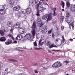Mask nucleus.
Here are the masks:
<instances>
[{
	"instance_id": "f257e3e1",
	"label": "nucleus",
	"mask_w": 75,
	"mask_h": 75,
	"mask_svg": "<svg viewBox=\"0 0 75 75\" xmlns=\"http://www.w3.org/2000/svg\"><path fill=\"white\" fill-rule=\"evenodd\" d=\"M35 7L36 9L37 16H40V13H42V11H44V10L46 9V8L42 7L41 6H39V4H37L36 5Z\"/></svg>"
},
{
	"instance_id": "f03ea898",
	"label": "nucleus",
	"mask_w": 75,
	"mask_h": 75,
	"mask_svg": "<svg viewBox=\"0 0 75 75\" xmlns=\"http://www.w3.org/2000/svg\"><path fill=\"white\" fill-rule=\"evenodd\" d=\"M21 24V23L19 22L17 23H16V24L14 25L13 27H15L17 28L18 29V31L21 34H23L25 32L24 30H23V29L20 28V25Z\"/></svg>"
},
{
	"instance_id": "7ed1b4c3",
	"label": "nucleus",
	"mask_w": 75,
	"mask_h": 75,
	"mask_svg": "<svg viewBox=\"0 0 75 75\" xmlns=\"http://www.w3.org/2000/svg\"><path fill=\"white\" fill-rule=\"evenodd\" d=\"M62 66V63L59 61H57L54 63L52 65V67L53 68H59Z\"/></svg>"
},
{
	"instance_id": "20e7f679",
	"label": "nucleus",
	"mask_w": 75,
	"mask_h": 75,
	"mask_svg": "<svg viewBox=\"0 0 75 75\" xmlns=\"http://www.w3.org/2000/svg\"><path fill=\"white\" fill-rule=\"evenodd\" d=\"M47 28L48 27L46 25L42 26L40 29L41 33H42V34H45V33L47 32Z\"/></svg>"
},
{
	"instance_id": "39448f33",
	"label": "nucleus",
	"mask_w": 75,
	"mask_h": 75,
	"mask_svg": "<svg viewBox=\"0 0 75 75\" xmlns=\"http://www.w3.org/2000/svg\"><path fill=\"white\" fill-rule=\"evenodd\" d=\"M37 21V24L38 27H41L43 25H44V24L42 23V22H41V18H38Z\"/></svg>"
},
{
	"instance_id": "423d86ee",
	"label": "nucleus",
	"mask_w": 75,
	"mask_h": 75,
	"mask_svg": "<svg viewBox=\"0 0 75 75\" xmlns=\"http://www.w3.org/2000/svg\"><path fill=\"white\" fill-rule=\"evenodd\" d=\"M23 38V37L22 36V35L19 34L18 35L17 37L16 38V39L17 40L20 41V40H22Z\"/></svg>"
},
{
	"instance_id": "0eeeda50",
	"label": "nucleus",
	"mask_w": 75,
	"mask_h": 75,
	"mask_svg": "<svg viewBox=\"0 0 75 75\" xmlns=\"http://www.w3.org/2000/svg\"><path fill=\"white\" fill-rule=\"evenodd\" d=\"M25 37L27 40H31V35L30 33L26 34Z\"/></svg>"
},
{
	"instance_id": "6e6552de",
	"label": "nucleus",
	"mask_w": 75,
	"mask_h": 75,
	"mask_svg": "<svg viewBox=\"0 0 75 75\" xmlns=\"http://www.w3.org/2000/svg\"><path fill=\"white\" fill-rule=\"evenodd\" d=\"M52 14L51 13H49L47 20V22H48L49 20H51L52 19Z\"/></svg>"
},
{
	"instance_id": "1a4fd4ad",
	"label": "nucleus",
	"mask_w": 75,
	"mask_h": 75,
	"mask_svg": "<svg viewBox=\"0 0 75 75\" xmlns=\"http://www.w3.org/2000/svg\"><path fill=\"white\" fill-rule=\"evenodd\" d=\"M70 10L71 11L74 12L75 11V4L72 5L70 6Z\"/></svg>"
},
{
	"instance_id": "9d476101",
	"label": "nucleus",
	"mask_w": 75,
	"mask_h": 75,
	"mask_svg": "<svg viewBox=\"0 0 75 75\" xmlns=\"http://www.w3.org/2000/svg\"><path fill=\"white\" fill-rule=\"evenodd\" d=\"M13 9L15 11H19V10H20V6L18 5L14 7Z\"/></svg>"
},
{
	"instance_id": "9b49d317",
	"label": "nucleus",
	"mask_w": 75,
	"mask_h": 75,
	"mask_svg": "<svg viewBox=\"0 0 75 75\" xmlns=\"http://www.w3.org/2000/svg\"><path fill=\"white\" fill-rule=\"evenodd\" d=\"M26 12L28 14H30L31 13V9L30 8H28L26 10Z\"/></svg>"
},
{
	"instance_id": "f8f14e48",
	"label": "nucleus",
	"mask_w": 75,
	"mask_h": 75,
	"mask_svg": "<svg viewBox=\"0 0 75 75\" xmlns=\"http://www.w3.org/2000/svg\"><path fill=\"white\" fill-rule=\"evenodd\" d=\"M4 10L0 9V14L1 15H4L6 13V12Z\"/></svg>"
},
{
	"instance_id": "ddd939ff",
	"label": "nucleus",
	"mask_w": 75,
	"mask_h": 75,
	"mask_svg": "<svg viewBox=\"0 0 75 75\" xmlns=\"http://www.w3.org/2000/svg\"><path fill=\"white\" fill-rule=\"evenodd\" d=\"M32 35L33 36V38H34V37H35V29H33L32 31Z\"/></svg>"
},
{
	"instance_id": "4468645a",
	"label": "nucleus",
	"mask_w": 75,
	"mask_h": 75,
	"mask_svg": "<svg viewBox=\"0 0 75 75\" xmlns=\"http://www.w3.org/2000/svg\"><path fill=\"white\" fill-rule=\"evenodd\" d=\"M4 32H6V30L4 29L3 31V30H0V34L1 36H3L4 35Z\"/></svg>"
},
{
	"instance_id": "2eb2a0df",
	"label": "nucleus",
	"mask_w": 75,
	"mask_h": 75,
	"mask_svg": "<svg viewBox=\"0 0 75 75\" xmlns=\"http://www.w3.org/2000/svg\"><path fill=\"white\" fill-rule=\"evenodd\" d=\"M13 42V41L12 40H8L6 42H5V44L6 45H9L11 44H12Z\"/></svg>"
},
{
	"instance_id": "dca6fc26",
	"label": "nucleus",
	"mask_w": 75,
	"mask_h": 75,
	"mask_svg": "<svg viewBox=\"0 0 75 75\" xmlns=\"http://www.w3.org/2000/svg\"><path fill=\"white\" fill-rule=\"evenodd\" d=\"M6 40V39L4 37H1L0 38V41L2 42H4Z\"/></svg>"
},
{
	"instance_id": "f3484780",
	"label": "nucleus",
	"mask_w": 75,
	"mask_h": 75,
	"mask_svg": "<svg viewBox=\"0 0 75 75\" xmlns=\"http://www.w3.org/2000/svg\"><path fill=\"white\" fill-rule=\"evenodd\" d=\"M8 8V6L6 5H3L2 7V10H7Z\"/></svg>"
},
{
	"instance_id": "a211bd4d",
	"label": "nucleus",
	"mask_w": 75,
	"mask_h": 75,
	"mask_svg": "<svg viewBox=\"0 0 75 75\" xmlns=\"http://www.w3.org/2000/svg\"><path fill=\"white\" fill-rule=\"evenodd\" d=\"M62 40H61V43H64L65 42V43H66L67 42V40L65 39L64 36H62Z\"/></svg>"
},
{
	"instance_id": "6ab92c4d",
	"label": "nucleus",
	"mask_w": 75,
	"mask_h": 75,
	"mask_svg": "<svg viewBox=\"0 0 75 75\" xmlns=\"http://www.w3.org/2000/svg\"><path fill=\"white\" fill-rule=\"evenodd\" d=\"M13 25V22L10 21H9L8 23V25L9 27H11Z\"/></svg>"
},
{
	"instance_id": "aec40b11",
	"label": "nucleus",
	"mask_w": 75,
	"mask_h": 75,
	"mask_svg": "<svg viewBox=\"0 0 75 75\" xmlns=\"http://www.w3.org/2000/svg\"><path fill=\"white\" fill-rule=\"evenodd\" d=\"M31 28L33 29H35V28H36V24L35 22L33 23Z\"/></svg>"
},
{
	"instance_id": "412c9836",
	"label": "nucleus",
	"mask_w": 75,
	"mask_h": 75,
	"mask_svg": "<svg viewBox=\"0 0 75 75\" xmlns=\"http://www.w3.org/2000/svg\"><path fill=\"white\" fill-rule=\"evenodd\" d=\"M51 44V42L49 41H47V42L46 43V45L48 47H50V45Z\"/></svg>"
},
{
	"instance_id": "4be33fe9",
	"label": "nucleus",
	"mask_w": 75,
	"mask_h": 75,
	"mask_svg": "<svg viewBox=\"0 0 75 75\" xmlns=\"http://www.w3.org/2000/svg\"><path fill=\"white\" fill-rule=\"evenodd\" d=\"M15 1L14 0H11L9 1V3L11 5H14V4Z\"/></svg>"
},
{
	"instance_id": "5701e85b",
	"label": "nucleus",
	"mask_w": 75,
	"mask_h": 75,
	"mask_svg": "<svg viewBox=\"0 0 75 75\" xmlns=\"http://www.w3.org/2000/svg\"><path fill=\"white\" fill-rule=\"evenodd\" d=\"M70 3H69V2L67 1L66 2V6L67 7V8H69V7H70Z\"/></svg>"
},
{
	"instance_id": "b1692460",
	"label": "nucleus",
	"mask_w": 75,
	"mask_h": 75,
	"mask_svg": "<svg viewBox=\"0 0 75 75\" xmlns=\"http://www.w3.org/2000/svg\"><path fill=\"white\" fill-rule=\"evenodd\" d=\"M61 5L63 7V8H64V7L65 6V3L63 1H61Z\"/></svg>"
},
{
	"instance_id": "393cba45",
	"label": "nucleus",
	"mask_w": 75,
	"mask_h": 75,
	"mask_svg": "<svg viewBox=\"0 0 75 75\" xmlns=\"http://www.w3.org/2000/svg\"><path fill=\"white\" fill-rule=\"evenodd\" d=\"M47 15H45L42 16V20H46L47 18Z\"/></svg>"
},
{
	"instance_id": "a878e982",
	"label": "nucleus",
	"mask_w": 75,
	"mask_h": 75,
	"mask_svg": "<svg viewBox=\"0 0 75 75\" xmlns=\"http://www.w3.org/2000/svg\"><path fill=\"white\" fill-rule=\"evenodd\" d=\"M8 60V61H13V62H18V61H17V60L13 59H9Z\"/></svg>"
},
{
	"instance_id": "bb28decb",
	"label": "nucleus",
	"mask_w": 75,
	"mask_h": 75,
	"mask_svg": "<svg viewBox=\"0 0 75 75\" xmlns=\"http://www.w3.org/2000/svg\"><path fill=\"white\" fill-rule=\"evenodd\" d=\"M33 45L35 46V47H37L38 46L37 45V42L36 41H35L34 42H33Z\"/></svg>"
},
{
	"instance_id": "cd10ccee",
	"label": "nucleus",
	"mask_w": 75,
	"mask_h": 75,
	"mask_svg": "<svg viewBox=\"0 0 75 75\" xmlns=\"http://www.w3.org/2000/svg\"><path fill=\"white\" fill-rule=\"evenodd\" d=\"M8 37H11V38H12L13 40H14V38H13V37L12 36V35H11L10 34H8Z\"/></svg>"
},
{
	"instance_id": "c85d7f7f",
	"label": "nucleus",
	"mask_w": 75,
	"mask_h": 75,
	"mask_svg": "<svg viewBox=\"0 0 75 75\" xmlns=\"http://www.w3.org/2000/svg\"><path fill=\"white\" fill-rule=\"evenodd\" d=\"M70 13H69V12H67L66 13V17H69V16H70Z\"/></svg>"
},
{
	"instance_id": "c756f323",
	"label": "nucleus",
	"mask_w": 75,
	"mask_h": 75,
	"mask_svg": "<svg viewBox=\"0 0 75 75\" xmlns=\"http://www.w3.org/2000/svg\"><path fill=\"white\" fill-rule=\"evenodd\" d=\"M22 14H26V10H23L22 11Z\"/></svg>"
},
{
	"instance_id": "7c9ffc66",
	"label": "nucleus",
	"mask_w": 75,
	"mask_h": 75,
	"mask_svg": "<svg viewBox=\"0 0 75 75\" xmlns=\"http://www.w3.org/2000/svg\"><path fill=\"white\" fill-rule=\"evenodd\" d=\"M54 11V12H53L54 13H53L54 16H57V13L55 12V11Z\"/></svg>"
},
{
	"instance_id": "2f4dec72",
	"label": "nucleus",
	"mask_w": 75,
	"mask_h": 75,
	"mask_svg": "<svg viewBox=\"0 0 75 75\" xmlns=\"http://www.w3.org/2000/svg\"><path fill=\"white\" fill-rule=\"evenodd\" d=\"M71 25L72 27V28L73 30H74V25L73 23H72L71 24Z\"/></svg>"
},
{
	"instance_id": "473e14b6",
	"label": "nucleus",
	"mask_w": 75,
	"mask_h": 75,
	"mask_svg": "<svg viewBox=\"0 0 75 75\" xmlns=\"http://www.w3.org/2000/svg\"><path fill=\"white\" fill-rule=\"evenodd\" d=\"M64 28V26L62 25L61 26V31H63Z\"/></svg>"
},
{
	"instance_id": "72a5a7b5",
	"label": "nucleus",
	"mask_w": 75,
	"mask_h": 75,
	"mask_svg": "<svg viewBox=\"0 0 75 75\" xmlns=\"http://www.w3.org/2000/svg\"><path fill=\"white\" fill-rule=\"evenodd\" d=\"M67 23H68V24L69 25V28H70V29H71V24L72 23H70V22H67Z\"/></svg>"
},
{
	"instance_id": "f704fd0d",
	"label": "nucleus",
	"mask_w": 75,
	"mask_h": 75,
	"mask_svg": "<svg viewBox=\"0 0 75 75\" xmlns=\"http://www.w3.org/2000/svg\"><path fill=\"white\" fill-rule=\"evenodd\" d=\"M59 40V38H57L55 40V42L56 43L57 42H58V41Z\"/></svg>"
},
{
	"instance_id": "c9c22d12",
	"label": "nucleus",
	"mask_w": 75,
	"mask_h": 75,
	"mask_svg": "<svg viewBox=\"0 0 75 75\" xmlns=\"http://www.w3.org/2000/svg\"><path fill=\"white\" fill-rule=\"evenodd\" d=\"M17 16H18V17H21V14L20 13H18L17 14Z\"/></svg>"
},
{
	"instance_id": "e433bc0d",
	"label": "nucleus",
	"mask_w": 75,
	"mask_h": 75,
	"mask_svg": "<svg viewBox=\"0 0 75 75\" xmlns=\"http://www.w3.org/2000/svg\"><path fill=\"white\" fill-rule=\"evenodd\" d=\"M49 47V48H53V47H54V44H52L51 45V46H50Z\"/></svg>"
},
{
	"instance_id": "4c0bfd02",
	"label": "nucleus",
	"mask_w": 75,
	"mask_h": 75,
	"mask_svg": "<svg viewBox=\"0 0 75 75\" xmlns=\"http://www.w3.org/2000/svg\"><path fill=\"white\" fill-rule=\"evenodd\" d=\"M64 62H65V63H66V65H67L68 64H69V62L68 61L66 60V61H65Z\"/></svg>"
},
{
	"instance_id": "58836bf2",
	"label": "nucleus",
	"mask_w": 75,
	"mask_h": 75,
	"mask_svg": "<svg viewBox=\"0 0 75 75\" xmlns=\"http://www.w3.org/2000/svg\"><path fill=\"white\" fill-rule=\"evenodd\" d=\"M52 32V29H51L50 30L48 31L47 32L48 34H51Z\"/></svg>"
},
{
	"instance_id": "ea45409f",
	"label": "nucleus",
	"mask_w": 75,
	"mask_h": 75,
	"mask_svg": "<svg viewBox=\"0 0 75 75\" xmlns=\"http://www.w3.org/2000/svg\"><path fill=\"white\" fill-rule=\"evenodd\" d=\"M60 18L62 20V21H63V19L64 18V16H61Z\"/></svg>"
},
{
	"instance_id": "a19ab883",
	"label": "nucleus",
	"mask_w": 75,
	"mask_h": 75,
	"mask_svg": "<svg viewBox=\"0 0 75 75\" xmlns=\"http://www.w3.org/2000/svg\"><path fill=\"white\" fill-rule=\"evenodd\" d=\"M52 51H61V50H52Z\"/></svg>"
},
{
	"instance_id": "79ce46f5",
	"label": "nucleus",
	"mask_w": 75,
	"mask_h": 75,
	"mask_svg": "<svg viewBox=\"0 0 75 75\" xmlns=\"http://www.w3.org/2000/svg\"><path fill=\"white\" fill-rule=\"evenodd\" d=\"M43 4H44V5H45V6H46V5H47V6H49L48 4H47V3H44L43 2Z\"/></svg>"
},
{
	"instance_id": "37998d69",
	"label": "nucleus",
	"mask_w": 75,
	"mask_h": 75,
	"mask_svg": "<svg viewBox=\"0 0 75 75\" xmlns=\"http://www.w3.org/2000/svg\"><path fill=\"white\" fill-rule=\"evenodd\" d=\"M42 3L40 1L39 2V5H40V6H41V5H42Z\"/></svg>"
},
{
	"instance_id": "c03bdc74",
	"label": "nucleus",
	"mask_w": 75,
	"mask_h": 75,
	"mask_svg": "<svg viewBox=\"0 0 75 75\" xmlns=\"http://www.w3.org/2000/svg\"><path fill=\"white\" fill-rule=\"evenodd\" d=\"M23 18L25 19L27 18V16H26L25 15L24 16H23Z\"/></svg>"
},
{
	"instance_id": "a18cd8bd",
	"label": "nucleus",
	"mask_w": 75,
	"mask_h": 75,
	"mask_svg": "<svg viewBox=\"0 0 75 75\" xmlns=\"http://www.w3.org/2000/svg\"><path fill=\"white\" fill-rule=\"evenodd\" d=\"M14 44H17V42L16 41L14 40L13 42Z\"/></svg>"
},
{
	"instance_id": "49530a36",
	"label": "nucleus",
	"mask_w": 75,
	"mask_h": 75,
	"mask_svg": "<svg viewBox=\"0 0 75 75\" xmlns=\"http://www.w3.org/2000/svg\"><path fill=\"white\" fill-rule=\"evenodd\" d=\"M41 38H42V39H43V38H44V36L42 35L41 36Z\"/></svg>"
},
{
	"instance_id": "de8ad7c7",
	"label": "nucleus",
	"mask_w": 75,
	"mask_h": 75,
	"mask_svg": "<svg viewBox=\"0 0 75 75\" xmlns=\"http://www.w3.org/2000/svg\"><path fill=\"white\" fill-rule=\"evenodd\" d=\"M41 41H42V40H41V39H40L39 42V45H40V44L41 43Z\"/></svg>"
},
{
	"instance_id": "09e8293b",
	"label": "nucleus",
	"mask_w": 75,
	"mask_h": 75,
	"mask_svg": "<svg viewBox=\"0 0 75 75\" xmlns=\"http://www.w3.org/2000/svg\"><path fill=\"white\" fill-rule=\"evenodd\" d=\"M18 51H19V52H23V50H21L20 49H18Z\"/></svg>"
},
{
	"instance_id": "8fccbe9b",
	"label": "nucleus",
	"mask_w": 75,
	"mask_h": 75,
	"mask_svg": "<svg viewBox=\"0 0 75 75\" xmlns=\"http://www.w3.org/2000/svg\"><path fill=\"white\" fill-rule=\"evenodd\" d=\"M42 44H43V42H42V43H40V44L39 45H40L41 46H42Z\"/></svg>"
},
{
	"instance_id": "3c124183",
	"label": "nucleus",
	"mask_w": 75,
	"mask_h": 75,
	"mask_svg": "<svg viewBox=\"0 0 75 75\" xmlns=\"http://www.w3.org/2000/svg\"><path fill=\"white\" fill-rule=\"evenodd\" d=\"M38 71H37V70H35V73H36V74H38Z\"/></svg>"
},
{
	"instance_id": "603ef678",
	"label": "nucleus",
	"mask_w": 75,
	"mask_h": 75,
	"mask_svg": "<svg viewBox=\"0 0 75 75\" xmlns=\"http://www.w3.org/2000/svg\"><path fill=\"white\" fill-rule=\"evenodd\" d=\"M10 31H11V32H12V31H13V28H11L10 30Z\"/></svg>"
},
{
	"instance_id": "864d4df0",
	"label": "nucleus",
	"mask_w": 75,
	"mask_h": 75,
	"mask_svg": "<svg viewBox=\"0 0 75 75\" xmlns=\"http://www.w3.org/2000/svg\"><path fill=\"white\" fill-rule=\"evenodd\" d=\"M37 38H40V36H38V35H37Z\"/></svg>"
},
{
	"instance_id": "5fc2aeb1",
	"label": "nucleus",
	"mask_w": 75,
	"mask_h": 75,
	"mask_svg": "<svg viewBox=\"0 0 75 75\" xmlns=\"http://www.w3.org/2000/svg\"><path fill=\"white\" fill-rule=\"evenodd\" d=\"M52 10H53V12H54V11H55V9H54V8H52Z\"/></svg>"
},
{
	"instance_id": "6e6d98bb",
	"label": "nucleus",
	"mask_w": 75,
	"mask_h": 75,
	"mask_svg": "<svg viewBox=\"0 0 75 75\" xmlns=\"http://www.w3.org/2000/svg\"><path fill=\"white\" fill-rule=\"evenodd\" d=\"M41 1H42L44 3V1H45V0H40Z\"/></svg>"
},
{
	"instance_id": "4d7b16f0",
	"label": "nucleus",
	"mask_w": 75,
	"mask_h": 75,
	"mask_svg": "<svg viewBox=\"0 0 75 75\" xmlns=\"http://www.w3.org/2000/svg\"><path fill=\"white\" fill-rule=\"evenodd\" d=\"M48 52L49 53H52L51 51H50V50H48Z\"/></svg>"
},
{
	"instance_id": "13d9d810",
	"label": "nucleus",
	"mask_w": 75,
	"mask_h": 75,
	"mask_svg": "<svg viewBox=\"0 0 75 75\" xmlns=\"http://www.w3.org/2000/svg\"><path fill=\"white\" fill-rule=\"evenodd\" d=\"M52 37H54V33L52 34Z\"/></svg>"
},
{
	"instance_id": "bf43d9fd",
	"label": "nucleus",
	"mask_w": 75,
	"mask_h": 75,
	"mask_svg": "<svg viewBox=\"0 0 75 75\" xmlns=\"http://www.w3.org/2000/svg\"><path fill=\"white\" fill-rule=\"evenodd\" d=\"M69 40L71 41H73V39H70Z\"/></svg>"
},
{
	"instance_id": "052dcab7",
	"label": "nucleus",
	"mask_w": 75,
	"mask_h": 75,
	"mask_svg": "<svg viewBox=\"0 0 75 75\" xmlns=\"http://www.w3.org/2000/svg\"><path fill=\"white\" fill-rule=\"evenodd\" d=\"M53 47H55L56 48H57V46L55 45V46H54Z\"/></svg>"
},
{
	"instance_id": "680f3d73",
	"label": "nucleus",
	"mask_w": 75,
	"mask_h": 75,
	"mask_svg": "<svg viewBox=\"0 0 75 75\" xmlns=\"http://www.w3.org/2000/svg\"><path fill=\"white\" fill-rule=\"evenodd\" d=\"M8 70V69H6L5 70V71H7Z\"/></svg>"
},
{
	"instance_id": "e2e57ef3",
	"label": "nucleus",
	"mask_w": 75,
	"mask_h": 75,
	"mask_svg": "<svg viewBox=\"0 0 75 75\" xmlns=\"http://www.w3.org/2000/svg\"><path fill=\"white\" fill-rule=\"evenodd\" d=\"M54 9V10H55V11L57 10V8H55Z\"/></svg>"
},
{
	"instance_id": "0e129e2a",
	"label": "nucleus",
	"mask_w": 75,
	"mask_h": 75,
	"mask_svg": "<svg viewBox=\"0 0 75 75\" xmlns=\"http://www.w3.org/2000/svg\"><path fill=\"white\" fill-rule=\"evenodd\" d=\"M35 4H37V2H36L35 0Z\"/></svg>"
},
{
	"instance_id": "69168bd1",
	"label": "nucleus",
	"mask_w": 75,
	"mask_h": 75,
	"mask_svg": "<svg viewBox=\"0 0 75 75\" xmlns=\"http://www.w3.org/2000/svg\"><path fill=\"white\" fill-rule=\"evenodd\" d=\"M62 11H64V9H62Z\"/></svg>"
},
{
	"instance_id": "338daca9",
	"label": "nucleus",
	"mask_w": 75,
	"mask_h": 75,
	"mask_svg": "<svg viewBox=\"0 0 75 75\" xmlns=\"http://www.w3.org/2000/svg\"><path fill=\"white\" fill-rule=\"evenodd\" d=\"M38 64L37 63H36V64H34V65H37Z\"/></svg>"
},
{
	"instance_id": "774afa93",
	"label": "nucleus",
	"mask_w": 75,
	"mask_h": 75,
	"mask_svg": "<svg viewBox=\"0 0 75 75\" xmlns=\"http://www.w3.org/2000/svg\"><path fill=\"white\" fill-rule=\"evenodd\" d=\"M59 30V28H57V31H58Z\"/></svg>"
}]
</instances>
